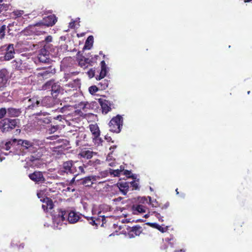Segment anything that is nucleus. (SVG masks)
<instances>
[{"label": "nucleus", "mask_w": 252, "mask_h": 252, "mask_svg": "<svg viewBox=\"0 0 252 252\" xmlns=\"http://www.w3.org/2000/svg\"><path fill=\"white\" fill-rule=\"evenodd\" d=\"M58 217L62 221H64L67 218L68 222L70 223H74L79 220L80 216L74 211L68 212L65 210H60L58 214Z\"/></svg>", "instance_id": "obj_1"}, {"label": "nucleus", "mask_w": 252, "mask_h": 252, "mask_svg": "<svg viewBox=\"0 0 252 252\" xmlns=\"http://www.w3.org/2000/svg\"><path fill=\"white\" fill-rule=\"evenodd\" d=\"M67 136L71 141L75 143L76 146H79L83 145L82 141L86 138V134L77 130H70L67 132Z\"/></svg>", "instance_id": "obj_2"}, {"label": "nucleus", "mask_w": 252, "mask_h": 252, "mask_svg": "<svg viewBox=\"0 0 252 252\" xmlns=\"http://www.w3.org/2000/svg\"><path fill=\"white\" fill-rule=\"evenodd\" d=\"M123 124V118L120 115L113 117L109 123V130L117 133H119Z\"/></svg>", "instance_id": "obj_3"}, {"label": "nucleus", "mask_w": 252, "mask_h": 252, "mask_svg": "<svg viewBox=\"0 0 252 252\" xmlns=\"http://www.w3.org/2000/svg\"><path fill=\"white\" fill-rule=\"evenodd\" d=\"M18 120L4 119L0 123V127L3 132H8L17 126Z\"/></svg>", "instance_id": "obj_4"}, {"label": "nucleus", "mask_w": 252, "mask_h": 252, "mask_svg": "<svg viewBox=\"0 0 252 252\" xmlns=\"http://www.w3.org/2000/svg\"><path fill=\"white\" fill-rule=\"evenodd\" d=\"M89 127L93 135V141L98 145L101 144L103 140L100 137V131L97 124H91Z\"/></svg>", "instance_id": "obj_5"}, {"label": "nucleus", "mask_w": 252, "mask_h": 252, "mask_svg": "<svg viewBox=\"0 0 252 252\" xmlns=\"http://www.w3.org/2000/svg\"><path fill=\"white\" fill-rule=\"evenodd\" d=\"M51 87V94L53 97H56L61 90V86L57 83H55L54 81L50 80L47 82L43 88L44 89H49Z\"/></svg>", "instance_id": "obj_6"}, {"label": "nucleus", "mask_w": 252, "mask_h": 252, "mask_svg": "<svg viewBox=\"0 0 252 252\" xmlns=\"http://www.w3.org/2000/svg\"><path fill=\"white\" fill-rule=\"evenodd\" d=\"M101 212H99L97 218L93 217H86L85 218L91 225H95V226H98V225L102 226L105 223L106 220L105 216L101 215Z\"/></svg>", "instance_id": "obj_7"}, {"label": "nucleus", "mask_w": 252, "mask_h": 252, "mask_svg": "<svg viewBox=\"0 0 252 252\" xmlns=\"http://www.w3.org/2000/svg\"><path fill=\"white\" fill-rule=\"evenodd\" d=\"M57 21V18L54 14L50 15L43 18L41 22L35 24V26L43 25L47 27H52Z\"/></svg>", "instance_id": "obj_8"}, {"label": "nucleus", "mask_w": 252, "mask_h": 252, "mask_svg": "<svg viewBox=\"0 0 252 252\" xmlns=\"http://www.w3.org/2000/svg\"><path fill=\"white\" fill-rule=\"evenodd\" d=\"M49 114L47 112H43L42 111L39 113H37L35 115L38 116L36 118L37 123L39 125H44V124H48L51 122V117L48 116Z\"/></svg>", "instance_id": "obj_9"}, {"label": "nucleus", "mask_w": 252, "mask_h": 252, "mask_svg": "<svg viewBox=\"0 0 252 252\" xmlns=\"http://www.w3.org/2000/svg\"><path fill=\"white\" fill-rule=\"evenodd\" d=\"M8 72L6 69L0 70V91H2L8 85Z\"/></svg>", "instance_id": "obj_10"}, {"label": "nucleus", "mask_w": 252, "mask_h": 252, "mask_svg": "<svg viewBox=\"0 0 252 252\" xmlns=\"http://www.w3.org/2000/svg\"><path fill=\"white\" fill-rule=\"evenodd\" d=\"M12 66L13 68L21 72L25 71L28 69L27 64L26 62H23L21 59L17 58L12 62Z\"/></svg>", "instance_id": "obj_11"}, {"label": "nucleus", "mask_w": 252, "mask_h": 252, "mask_svg": "<svg viewBox=\"0 0 252 252\" xmlns=\"http://www.w3.org/2000/svg\"><path fill=\"white\" fill-rule=\"evenodd\" d=\"M143 230L142 227L139 225H136L132 227L129 226L127 228V235L130 238L139 236Z\"/></svg>", "instance_id": "obj_12"}, {"label": "nucleus", "mask_w": 252, "mask_h": 252, "mask_svg": "<svg viewBox=\"0 0 252 252\" xmlns=\"http://www.w3.org/2000/svg\"><path fill=\"white\" fill-rule=\"evenodd\" d=\"M63 168V171L67 174L70 173L74 174L77 171V167L74 163H73L71 160L64 162Z\"/></svg>", "instance_id": "obj_13"}, {"label": "nucleus", "mask_w": 252, "mask_h": 252, "mask_svg": "<svg viewBox=\"0 0 252 252\" xmlns=\"http://www.w3.org/2000/svg\"><path fill=\"white\" fill-rule=\"evenodd\" d=\"M24 13L23 10H16L11 13V16L15 19H17L20 23L24 24L26 21L25 19L29 18L28 15Z\"/></svg>", "instance_id": "obj_14"}, {"label": "nucleus", "mask_w": 252, "mask_h": 252, "mask_svg": "<svg viewBox=\"0 0 252 252\" xmlns=\"http://www.w3.org/2000/svg\"><path fill=\"white\" fill-rule=\"evenodd\" d=\"M29 177L31 180L36 183H43L45 181L43 174L40 171H34L33 173L30 174Z\"/></svg>", "instance_id": "obj_15"}, {"label": "nucleus", "mask_w": 252, "mask_h": 252, "mask_svg": "<svg viewBox=\"0 0 252 252\" xmlns=\"http://www.w3.org/2000/svg\"><path fill=\"white\" fill-rule=\"evenodd\" d=\"M38 59L40 62L43 63H49L50 59L49 53L45 47L40 50L38 55Z\"/></svg>", "instance_id": "obj_16"}, {"label": "nucleus", "mask_w": 252, "mask_h": 252, "mask_svg": "<svg viewBox=\"0 0 252 252\" xmlns=\"http://www.w3.org/2000/svg\"><path fill=\"white\" fill-rule=\"evenodd\" d=\"M15 54V49L13 44H9L6 47L5 53L4 56L5 61H9L14 58Z\"/></svg>", "instance_id": "obj_17"}, {"label": "nucleus", "mask_w": 252, "mask_h": 252, "mask_svg": "<svg viewBox=\"0 0 252 252\" xmlns=\"http://www.w3.org/2000/svg\"><path fill=\"white\" fill-rule=\"evenodd\" d=\"M40 105V102L38 100L36 97L29 98L28 100V105L27 109H34L39 107Z\"/></svg>", "instance_id": "obj_18"}, {"label": "nucleus", "mask_w": 252, "mask_h": 252, "mask_svg": "<svg viewBox=\"0 0 252 252\" xmlns=\"http://www.w3.org/2000/svg\"><path fill=\"white\" fill-rule=\"evenodd\" d=\"M18 143L19 145H21L23 147H25V149H28L30 152H33L34 151L33 150L34 148L32 142L28 140L19 139L18 141Z\"/></svg>", "instance_id": "obj_19"}, {"label": "nucleus", "mask_w": 252, "mask_h": 252, "mask_svg": "<svg viewBox=\"0 0 252 252\" xmlns=\"http://www.w3.org/2000/svg\"><path fill=\"white\" fill-rule=\"evenodd\" d=\"M100 65L101 70L99 72V74L98 76L96 77V79L97 80H100L104 78L107 73V66L104 61H102L101 62Z\"/></svg>", "instance_id": "obj_20"}, {"label": "nucleus", "mask_w": 252, "mask_h": 252, "mask_svg": "<svg viewBox=\"0 0 252 252\" xmlns=\"http://www.w3.org/2000/svg\"><path fill=\"white\" fill-rule=\"evenodd\" d=\"M117 186L124 195H126L129 189V183L126 182H119Z\"/></svg>", "instance_id": "obj_21"}, {"label": "nucleus", "mask_w": 252, "mask_h": 252, "mask_svg": "<svg viewBox=\"0 0 252 252\" xmlns=\"http://www.w3.org/2000/svg\"><path fill=\"white\" fill-rule=\"evenodd\" d=\"M96 176H88L84 178L82 181V184L86 187H91L96 181Z\"/></svg>", "instance_id": "obj_22"}, {"label": "nucleus", "mask_w": 252, "mask_h": 252, "mask_svg": "<svg viewBox=\"0 0 252 252\" xmlns=\"http://www.w3.org/2000/svg\"><path fill=\"white\" fill-rule=\"evenodd\" d=\"M147 208L142 205L135 204L132 207V210L134 214L145 213Z\"/></svg>", "instance_id": "obj_23"}, {"label": "nucleus", "mask_w": 252, "mask_h": 252, "mask_svg": "<svg viewBox=\"0 0 252 252\" xmlns=\"http://www.w3.org/2000/svg\"><path fill=\"white\" fill-rule=\"evenodd\" d=\"M10 26V24H9V25L6 27L5 25L0 24V40L4 38L6 30L7 31L9 34H12V32H10V30L9 29Z\"/></svg>", "instance_id": "obj_24"}, {"label": "nucleus", "mask_w": 252, "mask_h": 252, "mask_svg": "<svg viewBox=\"0 0 252 252\" xmlns=\"http://www.w3.org/2000/svg\"><path fill=\"white\" fill-rule=\"evenodd\" d=\"M7 114L9 117H18L21 113V109L9 108L7 111Z\"/></svg>", "instance_id": "obj_25"}, {"label": "nucleus", "mask_w": 252, "mask_h": 252, "mask_svg": "<svg viewBox=\"0 0 252 252\" xmlns=\"http://www.w3.org/2000/svg\"><path fill=\"white\" fill-rule=\"evenodd\" d=\"M100 105L102 113L106 114L108 112L111 110V108L109 104L108 101L106 100L100 101Z\"/></svg>", "instance_id": "obj_26"}, {"label": "nucleus", "mask_w": 252, "mask_h": 252, "mask_svg": "<svg viewBox=\"0 0 252 252\" xmlns=\"http://www.w3.org/2000/svg\"><path fill=\"white\" fill-rule=\"evenodd\" d=\"M91 60L89 58H86L84 56H82L80 58L78 59L79 65L83 68H86L88 65L90 64Z\"/></svg>", "instance_id": "obj_27"}, {"label": "nucleus", "mask_w": 252, "mask_h": 252, "mask_svg": "<svg viewBox=\"0 0 252 252\" xmlns=\"http://www.w3.org/2000/svg\"><path fill=\"white\" fill-rule=\"evenodd\" d=\"M94 37L93 35H90L85 41L84 49H90L93 45Z\"/></svg>", "instance_id": "obj_28"}, {"label": "nucleus", "mask_w": 252, "mask_h": 252, "mask_svg": "<svg viewBox=\"0 0 252 252\" xmlns=\"http://www.w3.org/2000/svg\"><path fill=\"white\" fill-rule=\"evenodd\" d=\"M74 164H75V166L77 167V171L74 174V176L76 177L79 174L84 173V164L80 165V163H79L78 161H76L74 162Z\"/></svg>", "instance_id": "obj_29"}, {"label": "nucleus", "mask_w": 252, "mask_h": 252, "mask_svg": "<svg viewBox=\"0 0 252 252\" xmlns=\"http://www.w3.org/2000/svg\"><path fill=\"white\" fill-rule=\"evenodd\" d=\"M147 224L149 225H150V226H151V227H153L154 228L157 229L159 231H160L162 233L165 232H166L168 230V227L167 226H166L165 227H163L161 226H160V225H159V224H158V223H156L148 222Z\"/></svg>", "instance_id": "obj_30"}, {"label": "nucleus", "mask_w": 252, "mask_h": 252, "mask_svg": "<svg viewBox=\"0 0 252 252\" xmlns=\"http://www.w3.org/2000/svg\"><path fill=\"white\" fill-rule=\"evenodd\" d=\"M94 153L93 151L90 150H84L80 153V155L84 158L90 159L93 157Z\"/></svg>", "instance_id": "obj_31"}, {"label": "nucleus", "mask_w": 252, "mask_h": 252, "mask_svg": "<svg viewBox=\"0 0 252 252\" xmlns=\"http://www.w3.org/2000/svg\"><path fill=\"white\" fill-rule=\"evenodd\" d=\"M54 73V71H53V70L51 69V66L48 68L47 70L43 71L40 73L41 76H42L43 78H48L52 75H53Z\"/></svg>", "instance_id": "obj_32"}, {"label": "nucleus", "mask_w": 252, "mask_h": 252, "mask_svg": "<svg viewBox=\"0 0 252 252\" xmlns=\"http://www.w3.org/2000/svg\"><path fill=\"white\" fill-rule=\"evenodd\" d=\"M108 85L109 81L106 79H104L99 83V88L101 90H105L108 87Z\"/></svg>", "instance_id": "obj_33"}, {"label": "nucleus", "mask_w": 252, "mask_h": 252, "mask_svg": "<svg viewBox=\"0 0 252 252\" xmlns=\"http://www.w3.org/2000/svg\"><path fill=\"white\" fill-rule=\"evenodd\" d=\"M46 200H47L46 201V211H47L48 210L52 209L54 207V205L53 204L52 200L51 199L47 198Z\"/></svg>", "instance_id": "obj_34"}, {"label": "nucleus", "mask_w": 252, "mask_h": 252, "mask_svg": "<svg viewBox=\"0 0 252 252\" xmlns=\"http://www.w3.org/2000/svg\"><path fill=\"white\" fill-rule=\"evenodd\" d=\"M9 4L7 3H0V13L5 11L9 9Z\"/></svg>", "instance_id": "obj_35"}, {"label": "nucleus", "mask_w": 252, "mask_h": 252, "mask_svg": "<svg viewBox=\"0 0 252 252\" xmlns=\"http://www.w3.org/2000/svg\"><path fill=\"white\" fill-rule=\"evenodd\" d=\"M80 79H74L73 80V83L72 84H69L68 86H71L72 88H74L75 89H76L77 88L79 87L80 85Z\"/></svg>", "instance_id": "obj_36"}, {"label": "nucleus", "mask_w": 252, "mask_h": 252, "mask_svg": "<svg viewBox=\"0 0 252 252\" xmlns=\"http://www.w3.org/2000/svg\"><path fill=\"white\" fill-rule=\"evenodd\" d=\"M98 91V88L96 86H92L89 88V91L91 94H94Z\"/></svg>", "instance_id": "obj_37"}, {"label": "nucleus", "mask_w": 252, "mask_h": 252, "mask_svg": "<svg viewBox=\"0 0 252 252\" xmlns=\"http://www.w3.org/2000/svg\"><path fill=\"white\" fill-rule=\"evenodd\" d=\"M109 171L110 174L113 175L114 177H119L121 174L118 169L114 170L110 169Z\"/></svg>", "instance_id": "obj_38"}, {"label": "nucleus", "mask_w": 252, "mask_h": 252, "mask_svg": "<svg viewBox=\"0 0 252 252\" xmlns=\"http://www.w3.org/2000/svg\"><path fill=\"white\" fill-rule=\"evenodd\" d=\"M89 104L88 102H81L78 104V107L84 111H86L87 105Z\"/></svg>", "instance_id": "obj_39"}, {"label": "nucleus", "mask_w": 252, "mask_h": 252, "mask_svg": "<svg viewBox=\"0 0 252 252\" xmlns=\"http://www.w3.org/2000/svg\"><path fill=\"white\" fill-rule=\"evenodd\" d=\"M131 172L130 171L127 170H125L123 172V174L126 175L128 178H131L132 179H135L134 175H131Z\"/></svg>", "instance_id": "obj_40"}, {"label": "nucleus", "mask_w": 252, "mask_h": 252, "mask_svg": "<svg viewBox=\"0 0 252 252\" xmlns=\"http://www.w3.org/2000/svg\"><path fill=\"white\" fill-rule=\"evenodd\" d=\"M27 162L31 161L32 163H33L35 161H36L37 160H39V158H36L33 156H31L30 157H29L28 158Z\"/></svg>", "instance_id": "obj_41"}, {"label": "nucleus", "mask_w": 252, "mask_h": 252, "mask_svg": "<svg viewBox=\"0 0 252 252\" xmlns=\"http://www.w3.org/2000/svg\"><path fill=\"white\" fill-rule=\"evenodd\" d=\"M59 129V126H51V128L49 129V131L50 133H54L55 131H56Z\"/></svg>", "instance_id": "obj_42"}, {"label": "nucleus", "mask_w": 252, "mask_h": 252, "mask_svg": "<svg viewBox=\"0 0 252 252\" xmlns=\"http://www.w3.org/2000/svg\"><path fill=\"white\" fill-rule=\"evenodd\" d=\"M7 111L5 108H0V119H2L4 117L5 115L6 114Z\"/></svg>", "instance_id": "obj_43"}, {"label": "nucleus", "mask_w": 252, "mask_h": 252, "mask_svg": "<svg viewBox=\"0 0 252 252\" xmlns=\"http://www.w3.org/2000/svg\"><path fill=\"white\" fill-rule=\"evenodd\" d=\"M131 186L133 188V189H138V184L135 182V181H133L130 183Z\"/></svg>", "instance_id": "obj_44"}, {"label": "nucleus", "mask_w": 252, "mask_h": 252, "mask_svg": "<svg viewBox=\"0 0 252 252\" xmlns=\"http://www.w3.org/2000/svg\"><path fill=\"white\" fill-rule=\"evenodd\" d=\"M153 213L155 214V216L158 219V220L162 222L163 221V220L162 219V217L161 216L160 214L158 212H154Z\"/></svg>", "instance_id": "obj_45"}, {"label": "nucleus", "mask_w": 252, "mask_h": 252, "mask_svg": "<svg viewBox=\"0 0 252 252\" xmlns=\"http://www.w3.org/2000/svg\"><path fill=\"white\" fill-rule=\"evenodd\" d=\"M12 145V142L11 141H8V142H7L5 144V145H4V149L8 151L9 150H10V148H11V146Z\"/></svg>", "instance_id": "obj_46"}, {"label": "nucleus", "mask_w": 252, "mask_h": 252, "mask_svg": "<svg viewBox=\"0 0 252 252\" xmlns=\"http://www.w3.org/2000/svg\"><path fill=\"white\" fill-rule=\"evenodd\" d=\"M45 41L47 43L50 42L52 40V37L51 35L47 36L45 39Z\"/></svg>", "instance_id": "obj_47"}, {"label": "nucleus", "mask_w": 252, "mask_h": 252, "mask_svg": "<svg viewBox=\"0 0 252 252\" xmlns=\"http://www.w3.org/2000/svg\"><path fill=\"white\" fill-rule=\"evenodd\" d=\"M105 139L107 141H111V142L113 143L114 142V141H112V138L110 136H109L108 135H106L105 136Z\"/></svg>", "instance_id": "obj_48"}, {"label": "nucleus", "mask_w": 252, "mask_h": 252, "mask_svg": "<svg viewBox=\"0 0 252 252\" xmlns=\"http://www.w3.org/2000/svg\"><path fill=\"white\" fill-rule=\"evenodd\" d=\"M169 203L167 202L161 207V209H167L169 207Z\"/></svg>", "instance_id": "obj_49"}, {"label": "nucleus", "mask_w": 252, "mask_h": 252, "mask_svg": "<svg viewBox=\"0 0 252 252\" xmlns=\"http://www.w3.org/2000/svg\"><path fill=\"white\" fill-rule=\"evenodd\" d=\"M118 170L120 171V172L121 173H122V172H124V171L125 170V169H124V166H122V165L120 166V169H118Z\"/></svg>", "instance_id": "obj_50"}, {"label": "nucleus", "mask_w": 252, "mask_h": 252, "mask_svg": "<svg viewBox=\"0 0 252 252\" xmlns=\"http://www.w3.org/2000/svg\"><path fill=\"white\" fill-rule=\"evenodd\" d=\"M74 25H75V23L74 22H70L69 23V27L70 28H73L74 27Z\"/></svg>", "instance_id": "obj_51"}, {"label": "nucleus", "mask_w": 252, "mask_h": 252, "mask_svg": "<svg viewBox=\"0 0 252 252\" xmlns=\"http://www.w3.org/2000/svg\"><path fill=\"white\" fill-rule=\"evenodd\" d=\"M62 118V116L61 115H59V116H57L56 117H55L54 119L56 120L61 121Z\"/></svg>", "instance_id": "obj_52"}, {"label": "nucleus", "mask_w": 252, "mask_h": 252, "mask_svg": "<svg viewBox=\"0 0 252 252\" xmlns=\"http://www.w3.org/2000/svg\"><path fill=\"white\" fill-rule=\"evenodd\" d=\"M186 250L185 249H181L179 250H175L174 252H185Z\"/></svg>", "instance_id": "obj_53"}, {"label": "nucleus", "mask_w": 252, "mask_h": 252, "mask_svg": "<svg viewBox=\"0 0 252 252\" xmlns=\"http://www.w3.org/2000/svg\"><path fill=\"white\" fill-rule=\"evenodd\" d=\"M122 199V198L121 197H118L117 198L115 199L114 200V201H121Z\"/></svg>", "instance_id": "obj_54"}, {"label": "nucleus", "mask_w": 252, "mask_h": 252, "mask_svg": "<svg viewBox=\"0 0 252 252\" xmlns=\"http://www.w3.org/2000/svg\"><path fill=\"white\" fill-rule=\"evenodd\" d=\"M46 205H45V204H43L42 205V207L44 209V210H46Z\"/></svg>", "instance_id": "obj_55"}, {"label": "nucleus", "mask_w": 252, "mask_h": 252, "mask_svg": "<svg viewBox=\"0 0 252 252\" xmlns=\"http://www.w3.org/2000/svg\"><path fill=\"white\" fill-rule=\"evenodd\" d=\"M161 248H162V249H166V248H167V246H166V245H165V244H164L163 245L162 247H161Z\"/></svg>", "instance_id": "obj_56"}, {"label": "nucleus", "mask_w": 252, "mask_h": 252, "mask_svg": "<svg viewBox=\"0 0 252 252\" xmlns=\"http://www.w3.org/2000/svg\"><path fill=\"white\" fill-rule=\"evenodd\" d=\"M252 1V0H244V2H251Z\"/></svg>", "instance_id": "obj_57"}, {"label": "nucleus", "mask_w": 252, "mask_h": 252, "mask_svg": "<svg viewBox=\"0 0 252 252\" xmlns=\"http://www.w3.org/2000/svg\"><path fill=\"white\" fill-rule=\"evenodd\" d=\"M149 217V215L148 214H146V215L144 216V217H145V218H148Z\"/></svg>", "instance_id": "obj_58"}, {"label": "nucleus", "mask_w": 252, "mask_h": 252, "mask_svg": "<svg viewBox=\"0 0 252 252\" xmlns=\"http://www.w3.org/2000/svg\"><path fill=\"white\" fill-rule=\"evenodd\" d=\"M116 147V146H113V147H111L110 148V150H112V149H113L115 148Z\"/></svg>", "instance_id": "obj_59"}, {"label": "nucleus", "mask_w": 252, "mask_h": 252, "mask_svg": "<svg viewBox=\"0 0 252 252\" xmlns=\"http://www.w3.org/2000/svg\"><path fill=\"white\" fill-rule=\"evenodd\" d=\"M176 192L177 194H179V192H178V189H176Z\"/></svg>", "instance_id": "obj_60"}, {"label": "nucleus", "mask_w": 252, "mask_h": 252, "mask_svg": "<svg viewBox=\"0 0 252 252\" xmlns=\"http://www.w3.org/2000/svg\"><path fill=\"white\" fill-rule=\"evenodd\" d=\"M17 140L16 139H13V142H16Z\"/></svg>", "instance_id": "obj_61"}, {"label": "nucleus", "mask_w": 252, "mask_h": 252, "mask_svg": "<svg viewBox=\"0 0 252 252\" xmlns=\"http://www.w3.org/2000/svg\"><path fill=\"white\" fill-rule=\"evenodd\" d=\"M3 0H0V3H2Z\"/></svg>", "instance_id": "obj_62"}, {"label": "nucleus", "mask_w": 252, "mask_h": 252, "mask_svg": "<svg viewBox=\"0 0 252 252\" xmlns=\"http://www.w3.org/2000/svg\"><path fill=\"white\" fill-rule=\"evenodd\" d=\"M247 94H250V91H248V92H247Z\"/></svg>", "instance_id": "obj_63"}, {"label": "nucleus", "mask_w": 252, "mask_h": 252, "mask_svg": "<svg viewBox=\"0 0 252 252\" xmlns=\"http://www.w3.org/2000/svg\"><path fill=\"white\" fill-rule=\"evenodd\" d=\"M47 99L48 100H49V99H51V97H49V98H47Z\"/></svg>", "instance_id": "obj_64"}]
</instances>
